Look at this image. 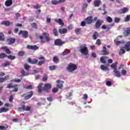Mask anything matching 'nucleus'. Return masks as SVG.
<instances>
[{
  "instance_id": "f257e3e1",
  "label": "nucleus",
  "mask_w": 130,
  "mask_h": 130,
  "mask_svg": "<svg viewBox=\"0 0 130 130\" xmlns=\"http://www.w3.org/2000/svg\"><path fill=\"white\" fill-rule=\"evenodd\" d=\"M79 51L83 55H85V58L89 57V50H88L86 44H82L80 45Z\"/></svg>"
},
{
  "instance_id": "f03ea898",
  "label": "nucleus",
  "mask_w": 130,
  "mask_h": 130,
  "mask_svg": "<svg viewBox=\"0 0 130 130\" xmlns=\"http://www.w3.org/2000/svg\"><path fill=\"white\" fill-rule=\"evenodd\" d=\"M6 57H8V59H11V60L16 59V56H13L11 55H8L5 53H0V59H4V58H6Z\"/></svg>"
},
{
  "instance_id": "7ed1b4c3",
  "label": "nucleus",
  "mask_w": 130,
  "mask_h": 130,
  "mask_svg": "<svg viewBox=\"0 0 130 130\" xmlns=\"http://www.w3.org/2000/svg\"><path fill=\"white\" fill-rule=\"evenodd\" d=\"M77 69H78V66H77V65L73 63H70V64L68 65V66L67 68V71H69L70 72L76 71Z\"/></svg>"
},
{
  "instance_id": "20e7f679",
  "label": "nucleus",
  "mask_w": 130,
  "mask_h": 130,
  "mask_svg": "<svg viewBox=\"0 0 130 130\" xmlns=\"http://www.w3.org/2000/svg\"><path fill=\"white\" fill-rule=\"evenodd\" d=\"M64 43H66V42L62 41L60 39H57L54 40V45L56 46H62Z\"/></svg>"
},
{
  "instance_id": "39448f33",
  "label": "nucleus",
  "mask_w": 130,
  "mask_h": 130,
  "mask_svg": "<svg viewBox=\"0 0 130 130\" xmlns=\"http://www.w3.org/2000/svg\"><path fill=\"white\" fill-rule=\"evenodd\" d=\"M27 95H26V94H23L20 95L21 97H24L25 100H29L30 98L33 96V91H29L27 92Z\"/></svg>"
},
{
  "instance_id": "423d86ee",
  "label": "nucleus",
  "mask_w": 130,
  "mask_h": 130,
  "mask_svg": "<svg viewBox=\"0 0 130 130\" xmlns=\"http://www.w3.org/2000/svg\"><path fill=\"white\" fill-rule=\"evenodd\" d=\"M52 85L50 83L45 84L44 87L43 88V90L46 92V93H49L50 89H51Z\"/></svg>"
},
{
  "instance_id": "0eeeda50",
  "label": "nucleus",
  "mask_w": 130,
  "mask_h": 130,
  "mask_svg": "<svg viewBox=\"0 0 130 130\" xmlns=\"http://www.w3.org/2000/svg\"><path fill=\"white\" fill-rule=\"evenodd\" d=\"M29 32L27 30H20L18 33V35H22V38L26 39V38H28V35Z\"/></svg>"
},
{
  "instance_id": "6e6552de",
  "label": "nucleus",
  "mask_w": 130,
  "mask_h": 130,
  "mask_svg": "<svg viewBox=\"0 0 130 130\" xmlns=\"http://www.w3.org/2000/svg\"><path fill=\"white\" fill-rule=\"evenodd\" d=\"M86 24L87 25H90L92 23H94V20H93V16H88L85 19Z\"/></svg>"
},
{
  "instance_id": "1a4fd4ad",
  "label": "nucleus",
  "mask_w": 130,
  "mask_h": 130,
  "mask_svg": "<svg viewBox=\"0 0 130 130\" xmlns=\"http://www.w3.org/2000/svg\"><path fill=\"white\" fill-rule=\"evenodd\" d=\"M113 26H114V23H112L107 25H102V29H103V30H106V31H109L111 27H113Z\"/></svg>"
},
{
  "instance_id": "9d476101",
  "label": "nucleus",
  "mask_w": 130,
  "mask_h": 130,
  "mask_svg": "<svg viewBox=\"0 0 130 130\" xmlns=\"http://www.w3.org/2000/svg\"><path fill=\"white\" fill-rule=\"evenodd\" d=\"M28 62L31 64H37L38 63V59L36 58L31 59V58H28Z\"/></svg>"
},
{
  "instance_id": "9b49d317",
  "label": "nucleus",
  "mask_w": 130,
  "mask_h": 130,
  "mask_svg": "<svg viewBox=\"0 0 130 130\" xmlns=\"http://www.w3.org/2000/svg\"><path fill=\"white\" fill-rule=\"evenodd\" d=\"M63 83L64 82L61 80H57L56 81V86L58 88V89H62L63 87Z\"/></svg>"
},
{
  "instance_id": "f8f14e48",
  "label": "nucleus",
  "mask_w": 130,
  "mask_h": 130,
  "mask_svg": "<svg viewBox=\"0 0 130 130\" xmlns=\"http://www.w3.org/2000/svg\"><path fill=\"white\" fill-rule=\"evenodd\" d=\"M27 49H30V50H37L39 49V47L37 46L36 45H29L27 46Z\"/></svg>"
},
{
  "instance_id": "ddd939ff",
  "label": "nucleus",
  "mask_w": 130,
  "mask_h": 130,
  "mask_svg": "<svg viewBox=\"0 0 130 130\" xmlns=\"http://www.w3.org/2000/svg\"><path fill=\"white\" fill-rule=\"evenodd\" d=\"M1 49H2V50H4L7 54H12V51H11L10 49H9V48H8V47L7 46H4L1 47Z\"/></svg>"
},
{
  "instance_id": "4468645a",
  "label": "nucleus",
  "mask_w": 130,
  "mask_h": 130,
  "mask_svg": "<svg viewBox=\"0 0 130 130\" xmlns=\"http://www.w3.org/2000/svg\"><path fill=\"white\" fill-rule=\"evenodd\" d=\"M7 42L9 45H12V44H13V43H15V42H16V39L13 38H10L7 39Z\"/></svg>"
},
{
  "instance_id": "2eb2a0df",
  "label": "nucleus",
  "mask_w": 130,
  "mask_h": 130,
  "mask_svg": "<svg viewBox=\"0 0 130 130\" xmlns=\"http://www.w3.org/2000/svg\"><path fill=\"white\" fill-rule=\"evenodd\" d=\"M103 49V50L102 51V52H103L102 55H108V54H109V51L107 50L106 46H104Z\"/></svg>"
},
{
  "instance_id": "dca6fc26",
  "label": "nucleus",
  "mask_w": 130,
  "mask_h": 130,
  "mask_svg": "<svg viewBox=\"0 0 130 130\" xmlns=\"http://www.w3.org/2000/svg\"><path fill=\"white\" fill-rule=\"evenodd\" d=\"M102 23H103V21L100 19L98 20L95 23V28L96 29H99L100 27L101 26V25H102Z\"/></svg>"
},
{
  "instance_id": "f3484780",
  "label": "nucleus",
  "mask_w": 130,
  "mask_h": 130,
  "mask_svg": "<svg viewBox=\"0 0 130 130\" xmlns=\"http://www.w3.org/2000/svg\"><path fill=\"white\" fill-rule=\"evenodd\" d=\"M126 51H130V41L126 42L124 47L123 48Z\"/></svg>"
},
{
  "instance_id": "a211bd4d",
  "label": "nucleus",
  "mask_w": 130,
  "mask_h": 130,
  "mask_svg": "<svg viewBox=\"0 0 130 130\" xmlns=\"http://www.w3.org/2000/svg\"><path fill=\"white\" fill-rule=\"evenodd\" d=\"M55 22L56 23H57L61 26V27H63L64 26V23H63V21L61 19H55Z\"/></svg>"
},
{
  "instance_id": "6ab92c4d",
  "label": "nucleus",
  "mask_w": 130,
  "mask_h": 130,
  "mask_svg": "<svg viewBox=\"0 0 130 130\" xmlns=\"http://www.w3.org/2000/svg\"><path fill=\"white\" fill-rule=\"evenodd\" d=\"M10 78V76L7 75L5 76L4 78L0 77V84H2V83H4L7 81V80H9V78Z\"/></svg>"
},
{
  "instance_id": "aec40b11",
  "label": "nucleus",
  "mask_w": 130,
  "mask_h": 130,
  "mask_svg": "<svg viewBox=\"0 0 130 130\" xmlns=\"http://www.w3.org/2000/svg\"><path fill=\"white\" fill-rule=\"evenodd\" d=\"M6 7H11L13 5V1L12 0H7L5 4Z\"/></svg>"
},
{
  "instance_id": "412c9836",
  "label": "nucleus",
  "mask_w": 130,
  "mask_h": 130,
  "mask_svg": "<svg viewBox=\"0 0 130 130\" xmlns=\"http://www.w3.org/2000/svg\"><path fill=\"white\" fill-rule=\"evenodd\" d=\"M59 32L60 34H66V33L68 32V29L67 28H63L61 29V28H59L58 29Z\"/></svg>"
},
{
  "instance_id": "4be33fe9",
  "label": "nucleus",
  "mask_w": 130,
  "mask_h": 130,
  "mask_svg": "<svg viewBox=\"0 0 130 130\" xmlns=\"http://www.w3.org/2000/svg\"><path fill=\"white\" fill-rule=\"evenodd\" d=\"M128 12V8L126 7H124L120 10V14H125Z\"/></svg>"
},
{
  "instance_id": "5701e85b",
  "label": "nucleus",
  "mask_w": 130,
  "mask_h": 130,
  "mask_svg": "<svg viewBox=\"0 0 130 130\" xmlns=\"http://www.w3.org/2000/svg\"><path fill=\"white\" fill-rule=\"evenodd\" d=\"M114 73L115 76L117 78H119L121 77V74L120 73V72L117 70H114Z\"/></svg>"
},
{
  "instance_id": "b1692460",
  "label": "nucleus",
  "mask_w": 130,
  "mask_h": 130,
  "mask_svg": "<svg viewBox=\"0 0 130 130\" xmlns=\"http://www.w3.org/2000/svg\"><path fill=\"white\" fill-rule=\"evenodd\" d=\"M124 34H125V36H127L130 34V27H127L125 28L124 31Z\"/></svg>"
},
{
  "instance_id": "393cba45",
  "label": "nucleus",
  "mask_w": 130,
  "mask_h": 130,
  "mask_svg": "<svg viewBox=\"0 0 130 130\" xmlns=\"http://www.w3.org/2000/svg\"><path fill=\"white\" fill-rule=\"evenodd\" d=\"M26 109V106H25V102H23L21 104V107H19L18 108V110L20 111H22V109L23 110V111H25V109Z\"/></svg>"
},
{
  "instance_id": "a878e982",
  "label": "nucleus",
  "mask_w": 130,
  "mask_h": 130,
  "mask_svg": "<svg viewBox=\"0 0 130 130\" xmlns=\"http://www.w3.org/2000/svg\"><path fill=\"white\" fill-rule=\"evenodd\" d=\"M94 7H100L101 5V1L100 0H95L94 2Z\"/></svg>"
},
{
  "instance_id": "bb28decb",
  "label": "nucleus",
  "mask_w": 130,
  "mask_h": 130,
  "mask_svg": "<svg viewBox=\"0 0 130 130\" xmlns=\"http://www.w3.org/2000/svg\"><path fill=\"white\" fill-rule=\"evenodd\" d=\"M17 55L20 57L22 56H24V55H25V51L22 50V51H19L17 53Z\"/></svg>"
},
{
  "instance_id": "cd10ccee",
  "label": "nucleus",
  "mask_w": 130,
  "mask_h": 130,
  "mask_svg": "<svg viewBox=\"0 0 130 130\" xmlns=\"http://www.w3.org/2000/svg\"><path fill=\"white\" fill-rule=\"evenodd\" d=\"M106 58H107V57H106V56H101L100 57L101 62L102 63H106V60H105Z\"/></svg>"
},
{
  "instance_id": "c85d7f7f",
  "label": "nucleus",
  "mask_w": 130,
  "mask_h": 130,
  "mask_svg": "<svg viewBox=\"0 0 130 130\" xmlns=\"http://www.w3.org/2000/svg\"><path fill=\"white\" fill-rule=\"evenodd\" d=\"M99 36V34L97 31H95L92 36L93 40H96Z\"/></svg>"
},
{
  "instance_id": "c756f323",
  "label": "nucleus",
  "mask_w": 130,
  "mask_h": 130,
  "mask_svg": "<svg viewBox=\"0 0 130 130\" xmlns=\"http://www.w3.org/2000/svg\"><path fill=\"white\" fill-rule=\"evenodd\" d=\"M38 92L40 94L42 93V83H40L38 86Z\"/></svg>"
},
{
  "instance_id": "7c9ffc66",
  "label": "nucleus",
  "mask_w": 130,
  "mask_h": 130,
  "mask_svg": "<svg viewBox=\"0 0 130 130\" xmlns=\"http://www.w3.org/2000/svg\"><path fill=\"white\" fill-rule=\"evenodd\" d=\"M20 73L21 74L22 76H23V77H25V76H28L29 75V74L27 72H26V71H25V70L22 69L20 71Z\"/></svg>"
},
{
  "instance_id": "2f4dec72",
  "label": "nucleus",
  "mask_w": 130,
  "mask_h": 130,
  "mask_svg": "<svg viewBox=\"0 0 130 130\" xmlns=\"http://www.w3.org/2000/svg\"><path fill=\"white\" fill-rule=\"evenodd\" d=\"M2 25H4V26H10L11 25V22L9 21H4L2 22Z\"/></svg>"
},
{
  "instance_id": "473e14b6",
  "label": "nucleus",
  "mask_w": 130,
  "mask_h": 130,
  "mask_svg": "<svg viewBox=\"0 0 130 130\" xmlns=\"http://www.w3.org/2000/svg\"><path fill=\"white\" fill-rule=\"evenodd\" d=\"M101 69L102 71H108L109 70L108 67H107V66H105V65L104 64H102L101 66Z\"/></svg>"
},
{
  "instance_id": "72a5a7b5",
  "label": "nucleus",
  "mask_w": 130,
  "mask_h": 130,
  "mask_svg": "<svg viewBox=\"0 0 130 130\" xmlns=\"http://www.w3.org/2000/svg\"><path fill=\"white\" fill-rule=\"evenodd\" d=\"M7 111H9V109L2 107L0 109V113H2V112H7Z\"/></svg>"
},
{
  "instance_id": "f704fd0d",
  "label": "nucleus",
  "mask_w": 130,
  "mask_h": 130,
  "mask_svg": "<svg viewBox=\"0 0 130 130\" xmlns=\"http://www.w3.org/2000/svg\"><path fill=\"white\" fill-rule=\"evenodd\" d=\"M57 68V66H54V65L49 67V69L50 71H55Z\"/></svg>"
},
{
  "instance_id": "c9c22d12",
  "label": "nucleus",
  "mask_w": 130,
  "mask_h": 130,
  "mask_svg": "<svg viewBox=\"0 0 130 130\" xmlns=\"http://www.w3.org/2000/svg\"><path fill=\"white\" fill-rule=\"evenodd\" d=\"M125 53V50H124V48H121L120 49V51L119 52V55H121L122 54H124Z\"/></svg>"
},
{
  "instance_id": "e433bc0d",
  "label": "nucleus",
  "mask_w": 130,
  "mask_h": 130,
  "mask_svg": "<svg viewBox=\"0 0 130 130\" xmlns=\"http://www.w3.org/2000/svg\"><path fill=\"white\" fill-rule=\"evenodd\" d=\"M116 64H117V62H116L115 64L113 63L111 65V68L113 69L114 71H116V70H117V67H116Z\"/></svg>"
},
{
  "instance_id": "4c0bfd02",
  "label": "nucleus",
  "mask_w": 130,
  "mask_h": 130,
  "mask_svg": "<svg viewBox=\"0 0 130 130\" xmlns=\"http://www.w3.org/2000/svg\"><path fill=\"white\" fill-rule=\"evenodd\" d=\"M5 40V35L3 32H0V41H4Z\"/></svg>"
},
{
  "instance_id": "58836bf2",
  "label": "nucleus",
  "mask_w": 130,
  "mask_h": 130,
  "mask_svg": "<svg viewBox=\"0 0 130 130\" xmlns=\"http://www.w3.org/2000/svg\"><path fill=\"white\" fill-rule=\"evenodd\" d=\"M53 61H54V62L57 63V62H58L59 61V59H58V57H57V56H55L53 58Z\"/></svg>"
},
{
  "instance_id": "ea45409f",
  "label": "nucleus",
  "mask_w": 130,
  "mask_h": 130,
  "mask_svg": "<svg viewBox=\"0 0 130 130\" xmlns=\"http://www.w3.org/2000/svg\"><path fill=\"white\" fill-rule=\"evenodd\" d=\"M106 21L108 23H112V18L110 17V16H107L106 17Z\"/></svg>"
},
{
  "instance_id": "a19ab883",
  "label": "nucleus",
  "mask_w": 130,
  "mask_h": 130,
  "mask_svg": "<svg viewBox=\"0 0 130 130\" xmlns=\"http://www.w3.org/2000/svg\"><path fill=\"white\" fill-rule=\"evenodd\" d=\"M10 64H11V62H10V61H8L6 62L5 63H4V64H3L2 67H3V68H5L6 67H8V66H10Z\"/></svg>"
},
{
  "instance_id": "79ce46f5",
  "label": "nucleus",
  "mask_w": 130,
  "mask_h": 130,
  "mask_svg": "<svg viewBox=\"0 0 130 130\" xmlns=\"http://www.w3.org/2000/svg\"><path fill=\"white\" fill-rule=\"evenodd\" d=\"M14 90L13 92H18L19 91V88H18V85H13Z\"/></svg>"
},
{
  "instance_id": "37998d69",
  "label": "nucleus",
  "mask_w": 130,
  "mask_h": 130,
  "mask_svg": "<svg viewBox=\"0 0 130 130\" xmlns=\"http://www.w3.org/2000/svg\"><path fill=\"white\" fill-rule=\"evenodd\" d=\"M81 28H77L75 29V32L76 34L79 35L80 34V32H81Z\"/></svg>"
},
{
  "instance_id": "c03bdc74",
  "label": "nucleus",
  "mask_w": 130,
  "mask_h": 130,
  "mask_svg": "<svg viewBox=\"0 0 130 130\" xmlns=\"http://www.w3.org/2000/svg\"><path fill=\"white\" fill-rule=\"evenodd\" d=\"M114 42L115 44V45H117V46H118V45H120V44H121V41H117V40H114Z\"/></svg>"
},
{
  "instance_id": "a18cd8bd",
  "label": "nucleus",
  "mask_w": 130,
  "mask_h": 130,
  "mask_svg": "<svg viewBox=\"0 0 130 130\" xmlns=\"http://www.w3.org/2000/svg\"><path fill=\"white\" fill-rule=\"evenodd\" d=\"M24 69L26 70V71L28 72V71L30 70V66L28 64L25 63L24 64Z\"/></svg>"
},
{
  "instance_id": "49530a36",
  "label": "nucleus",
  "mask_w": 130,
  "mask_h": 130,
  "mask_svg": "<svg viewBox=\"0 0 130 130\" xmlns=\"http://www.w3.org/2000/svg\"><path fill=\"white\" fill-rule=\"evenodd\" d=\"M51 3L53 5L56 6V5H58L59 4V1L56 0H52Z\"/></svg>"
},
{
  "instance_id": "de8ad7c7",
  "label": "nucleus",
  "mask_w": 130,
  "mask_h": 130,
  "mask_svg": "<svg viewBox=\"0 0 130 130\" xmlns=\"http://www.w3.org/2000/svg\"><path fill=\"white\" fill-rule=\"evenodd\" d=\"M45 63V61L44 60H40L39 62H38V66H41L42 64H44Z\"/></svg>"
},
{
  "instance_id": "09e8293b",
  "label": "nucleus",
  "mask_w": 130,
  "mask_h": 130,
  "mask_svg": "<svg viewBox=\"0 0 130 130\" xmlns=\"http://www.w3.org/2000/svg\"><path fill=\"white\" fill-rule=\"evenodd\" d=\"M53 32L55 36H58V32H57V30L56 28H54L53 29Z\"/></svg>"
},
{
  "instance_id": "8fccbe9b",
  "label": "nucleus",
  "mask_w": 130,
  "mask_h": 130,
  "mask_svg": "<svg viewBox=\"0 0 130 130\" xmlns=\"http://www.w3.org/2000/svg\"><path fill=\"white\" fill-rule=\"evenodd\" d=\"M48 80V77L47 76V75H45V76L43 77L42 79L43 82H46Z\"/></svg>"
},
{
  "instance_id": "3c124183",
  "label": "nucleus",
  "mask_w": 130,
  "mask_h": 130,
  "mask_svg": "<svg viewBox=\"0 0 130 130\" xmlns=\"http://www.w3.org/2000/svg\"><path fill=\"white\" fill-rule=\"evenodd\" d=\"M23 88L24 89H29V90H32V89H33V87H32L31 85H28V86H24L23 87Z\"/></svg>"
},
{
  "instance_id": "603ef678",
  "label": "nucleus",
  "mask_w": 130,
  "mask_h": 130,
  "mask_svg": "<svg viewBox=\"0 0 130 130\" xmlns=\"http://www.w3.org/2000/svg\"><path fill=\"white\" fill-rule=\"evenodd\" d=\"M40 8H41V5L40 4L34 6V9L35 10H38V9H40Z\"/></svg>"
},
{
  "instance_id": "864d4df0",
  "label": "nucleus",
  "mask_w": 130,
  "mask_h": 130,
  "mask_svg": "<svg viewBox=\"0 0 130 130\" xmlns=\"http://www.w3.org/2000/svg\"><path fill=\"white\" fill-rule=\"evenodd\" d=\"M31 27H32V28H35V29H37V28H38L37 23H36L35 22L31 23Z\"/></svg>"
},
{
  "instance_id": "5fc2aeb1",
  "label": "nucleus",
  "mask_w": 130,
  "mask_h": 130,
  "mask_svg": "<svg viewBox=\"0 0 130 130\" xmlns=\"http://www.w3.org/2000/svg\"><path fill=\"white\" fill-rule=\"evenodd\" d=\"M39 39H40L42 43H45V40L43 39V37L42 36H39Z\"/></svg>"
},
{
  "instance_id": "6e6d98bb",
  "label": "nucleus",
  "mask_w": 130,
  "mask_h": 130,
  "mask_svg": "<svg viewBox=\"0 0 130 130\" xmlns=\"http://www.w3.org/2000/svg\"><path fill=\"white\" fill-rule=\"evenodd\" d=\"M12 85L13 83L8 84L7 88L8 89H12V88H14V85Z\"/></svg>"
},
{
  "instance_id": "4d7b16f0",
  "label": "nucleus",
  "mask_w": 130,
  "mask_h": 130,
  "mask_svg": "<svg viewBox=\"0 0 130 130\" xmlns=\"http://www.w3.org/2000/svg\"><path fill=\"white\" fill-rule=\"evenodd\" d=\"M106 85H107L108 87H110V86L112 85V82H111V81H108L106 82Z\"/></svg>"
},
{
  "instance_id": "13d9d810",
  "label": "nucleus",
  "mask_w": 130,
  "mask_h": 130,
  "mask_svg": "<svg viewBox=\"0 0 130 130\" xmlns=\"http://www.w3.org/2000/svg\"><path fill=\"white\" fill-rule=\"evenodd\" d=\"M47 100L49 102H52L53 101V98L52 96H49L47 98Z\"/></svg>"
},
{
  "instance_id": "bf43d9fd",
  "label": "nucleus",
  "mask_w": 130,
  "mask_h": 130,
  "mask_svg": "<svg viewBox=\"0 0 130 130\" xmlns=\"http://www.w3.org/2000/svg\"><path fill=\"white\" fill-rule=\"evenodd\" d=\"M130 19V15H127L124 19V22H128Z\"/></svg>"
},
{
  "instance_id": "052dcab7",
  "label": "nucleus",
  "mask_w": 130,
  "mask_h": 130,
  "mask_svg": "<svg viewBox=\"0 0 130 130\" xmlns=\"http://www.w3.org/2000/svg\"><path fill=\"white\" fill-rule=\"evenodd\" d=\"M114 21L115 23H119V22L120 21V18L115 17Z\"/></svg>"
},
{
  "instance_id": "680f3d73",
  "label": "nucleus",
  "mask_w": 130,
  "mask_h": 130,
  "mask_svg": "<svg viewBox=\"0 0 130 130\" xmlns=\"http://www.w3.org/2000/svg\"><path fill=\"white\" fill-rule=\"evenodd\" d=\"M95 44H96L99 46H100V45H101V41L100 40V39H98L96 40Z\"/></svg>"
},
{
  "instance_id": "e2e57ef3",
  "label": "nucleus",
  "mask_w": 130,
  "mask_h": 130,
  "mask_svg": "<svg viewBox=\"0 0 130 130\" xmlns=\"http://www.w3.org/2000/svg\"><path fill=\"white\" fill-rule=\"evenodd\" d=\"M121 75H122V76H126V70L123 69L121 71Z\"/></svg>"
},
{
  "instance_id": "0e129e2a",
  "label": "nucleus",
  "mask_w": 130,
  "mask_h": 130,
  "mask_svg": "<svg viewBox=\"0 0 130 130\" xmlns=\"http://www.w3.org/2000/svg\"><path fill=\"white\" fill-rule=\"evenodd\" d=\"M58 91V87H55L52 89V92L53 93H56Z\"/></svg>"
},
{
  "instance_id": "69168bd1",
  "label": "nucleus",
  "mask_w": 130,
  "mask_h": 130,
  "mask_svg": "<svg viewBox=\"0 0 130 130\" xmlns=\"http://www.w3.org/2000/svg\"><path fill=\"white\" fill-rule=\"evenodd\" d=\"M7 128H8V126L0 125V130L7 129Z\"/></svg>"
},
{
  "instance_id": "338daca9",
  "label": "nucleus",
  "mask_w": 130,
  "mask_h": 130,
  "mask_svg": "<svg viewBox=\"0 0 130 130\" xmlns=\"http://www.w3.org/2000/svg\"><path fill=\"white\" fill-rule=\"evenodd\" d=\"M25 111H30L31 110V107L26 106L25 109Z\"/></svg>"
},
{
  "instance_id": "774afa93",
  "label": "nucleus",
  "mask_w": 130,
  "mask_h": 130,
  "mask_svg": "<svg viewBox=\"0 0 130 130\" xmlns=\"http://www.w3.org/2000/svg\"><path fill=\"white\" fill-rule=\"evenodd\" d=\"M45 38H46V40L47 42H48L49 41H50V40H51V39L49 37V35H48V36L46 37Z\"/></svg>"
}]
</instances>
